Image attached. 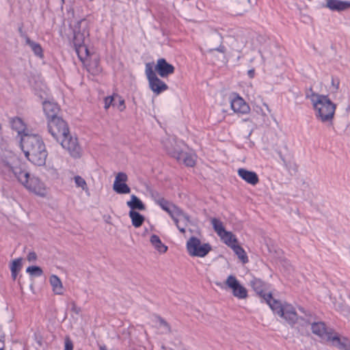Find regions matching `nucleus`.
I'll use <instances>...</instances> for the list:
<instances>
[{"instance_id":"13","label":"nucleus","mask_w":350,"mask_h":350,"mask_svg":"<svg viewBox=\"0 0 350 350\" xmlns=\"http://www.w3.org/2000/svg\"><path fill=\"white\" fill-rule=\"evenodd\" d=\"M299 310L303 314L302 316L297 315L296 324L301 327H306L311 325L313 320L316 319L315 315L310 311L306 310L303 307H299Z\"/></svg>"},{"instance_id":"35","label":"nucleus","mask_w":350,"mask_h":350,"mask_svg":"<svg viewBox=\"0 0 350 350\" xmlns=\"http://www.w3.org/2000/svg\"><path fill=\"white\" fill-rule=\"evenodd\" d=\"M89 71L92 72L94 75L98 74L101 70L99 66V59L98 58H94L89 64Z\"/></svg>"},{"instance_id":"38","label":"nucleus","mask_w":350,"mask_h":350,"mask_svg":"<svg viewBox=\"0 0 350 350\" xmlns=\"http://www.w3.org/2000/svg\"><path fill=\"white\" fill-rule=\"evenodd\" d=\"M74 180L77 187H81L83 190L88 189L87 183L83 178L80 176H75Z\"/></svg>"},{"instance_id":"41","label":"nucleus","mask_w":350,"mask_h":350,"mask_svg":"<svg viewBox=\"0 0 350 350\" xmlns=\"http://www.w3.org/2000/svg\"><path fill=\"white\" fill-rule=\"evenodd\" d=\"M150 194L152 199L154 201L156 204L159 202L163 198L162 195L159 191L154 189H151L150 191Z\"/></svg>"},{"instance_id":"3","label":"nucleus","mask_w":350,"mask_h":350,"mask_svg":"<svg viewBox=\"0 0 350 350\" xmlns=\"http://www.w3.org/2000/svg\"><path fill=\"white\" fill-rule=\"evenodd\" d=\"M310 100L315 110L316 118L323 123H333V119L336 109L334 104L327 95L312 93Z\"/></svg>"},{"instance_id":"48","label":"nucleus","mask_w":350,"mask_h":350,"mask_svg":"<svg viewBox=\"0 0 350 350\" xmlns=\"http://www.w3.org/2000/svg\"><path fill=\"white\" fill-rule=\"evenodd\" d=\"M29 262L34 261L37 259V254L34 252H30L27 257Z\"/></svg>"},{"instance_id":"32","label":"nucleus","mask_w":350,"mask_h":350,"mask_svg":"<svg viewBox=\"0 0 350 350\" xmlns=\"http://www.w3.org/2000/svg\"><path fill=\"white\" fill-rule=\"evenodd\" d=\"M211 224L214 230L217 232L218 236L221 235V234H223L226 231L223 223L219 219L217 218H212Z\"/></svg>"},{"instance_id":"30","label":"nucleus","mask_w":350,"mask_h":350,"mask_svg":"<svg viewBox=\"0 0 350 350\" xmlns=\"http://www.w3.org/2000/svg\"><path fill=\"white\" fill-rule=\"evenodd\" d=\"M113 189L119 194H126L131 192V188L126 183L114 182Z\"/></svg>"},{"instance_id":"24","label":"nucleus","mask_w":350,"mask_h":350,"mask_svg":"<svg viewBox=\"0 0 350 350\" xmlns=\"http://www.w3.org/2000/svg\"><path fill=\"white\" fill-rule=\"evenodd\" d=\"M222 241L226 244L228 247H231L235 243H237L238 241L236 238L235 235H234L231 232L225 231L223 234L219 236Z\"/></svg>"},{"instance_id":"33","label":"nucleus","mask_w":350,"mask_h":350,"mask_svg":"<svg viewBox=\"0 0 350 350\" xmlns=\"http://www.w3.org/2000/svg\"><path fill=\"white\" fill-rule=\"evenodd\" d=\"M157 204H158L163 211H166L168 214H171L174 206H177L170 201L165 200L164 198Z\"/></svg>"},{"instance_id":"11","label":"nucleus","mask_w":350,"mask_h":350,"mask_svg":"<svg viewBox=\"0 0 350 350\" xmlns=\"http://www.w3.org/2000/svg\"><path fill=\"white\" fill-rule=\"evenodd\" d=\"M153 70L161 78H167L174 72L175 68L172 64L168 63L165 59L159 58L157 59Z\"/></svg>"},{"instance_id":"31","label":"nucleus","mask_w":350,"mask_h":350,"mask_svg":"<svg viewBox=\"0 0 350 350\" xmlns=\"http://www.w3.org/2000/svg\"><path fill=\"white\" fill-rule=\"evenodd\" d=\"M12 127L14 130L17 131L18 134H21L24 131L25 125L23 120L18 117L14 118L12 121Z\"/></svg>"},{"instance_id":"27","label":"nucleus","mask_w":350,"mask_h":350,"mask_svg":"<svg viewBox=\"0 0 350 350\" xmlns=\"http://www.w3.org/2000/svg\"><path fill=\"white\" fill-rule=\"evenodd\" d=\"M74 47L79 59L82 62L86 60L90 55V51L87 46L83 44L79 46H74Z\"/></svg>"},{"instance_id":"9","label":"nucleus","mask_w":350,"mask_h":350,"mask_svg":"<svg viewBox=\"0 0 350 350\" xmlns=\"http://www.w3.org/2000/svg\"><path fill=\"white\" fill-rule=\"evenodd\" d=\"M226 284L232 289L234 297L239 299H245L247 297V289L241 285L235 276L229 275L226 281Z\"/></svg>"},{"instance_id":"53","label":"nucleus","mask_w":350,"mask_h":350,"mask_svg":"<svg viewBox=\"0 0 350 350\" xmlns=\"http://www.w3.org/2000/svg\"><path fill=\"white\" fill-rule=\"evenodd\" d=\"M185 227L186 226H183V227H181L180 225L177 226V228L179 230V231L182 233H185Z\"/></svg>"},{"instance_id":"4","label":"nucleus","mask_w":350,"mask_h":350,"mask_svg":"<svg viewBox=\"0 0 350 350\" xmlns=\"http://www.w3.org/2000/svg\"><path fill=\"white\" fill-rule=\"evenodd\" d=\"M311 329L314 334L322 339L332 342V345L340 349L349 350L350 342L347 338H340L337 334L332 335V329L328 330L323 321L315 322L312 321Z\"/></svg>"},{"instance_id":"45","label":"nucleus","mask_w":350,"mask_h":350,"mask_svg":"<svg viewBox=\"0 0 350 350\" xmlns=\"http://www.w3.org/2000/svg\"><path fill=\"white\" fill-rule=\"evenodd\" d=\"M64 345V350H73V342L68 336L66 337Z\"/></svg>"},{"instance_id":"37","label":"nucleus","mask_w":350,"mask_h":350,"mask_svg":"<svg viewBox=\"0 0 350 350\" xmlns=\"http://www.w3.org/2000/svg\"><path fill=\"white\" fill-rule=\"evenodd\" d=\"M175 208V213L176 216H181L185 220V226H187L189 223L191 222L190 216L185 213L178 206Z\"/></svg>"},{"instance_id":"7","label":"nucleus","mask_w":350,"mask_h":350,"mask_svg":"<svg viewBox=\"0 0 350 350\" xmlns=\"http://www.w3.org/2000/svg\"><path fill=\"white\" fill-rule=\"evenodd\" d=\"M186 247L189 254L191 256L204 257L211 250L209 243L201 245L200 240L196 237H191L187 241Z\"/></svg>"},{"instance_id":"22","label":"nucleus","mask_w":350,"mask_h":350,"mask_svg":"<svg viewBox=\"0 0 350 350\" xmlns=\"http://www.w3.org/2000/svg\"><path fill=\"white\" fill-rule=\"evenodd\" d=\"M126 204L131 208V211H144L146 209L145 204L135 195L131 196V200L128 201Z\"/></svg>"},{"instance_id":"21","label":"nucleus","mask_w":350,"mask_h":350,"mask_svg":"<svg viewBox=\"0 0 350 350\" xmlns=\"http://www.w3.org/2000/svg\"><path fill=\"white\" fill-rule=\"evenodd\" d=\"M10 170L14 174L17 180L23 185L27 183L29 174L25 170H22L20 167H10Z\"/></svg>"},{"instance_id":"19","label":"nucleus","mask_w":350,"mask_h":350,"mask_svg":"<svg viewBox=\"0 0 350 350\" xmlns=\"http://www.w3.org/2000/svg\"><path fill=\"white\" fill-rule=\"evenodd\" d=\"M283 314L280 317L285 319V321L291 326L296 324L297 320V314L295 308L290 304H286V308L284 309Z\"/></svg>"},{"instance_id":"8","label":"nucleus","mask_w":350,"mask_h":350,"mask_svg":"<svg viewBox=\"0 0 350 350\" xmlns=\"http://www.w3.org/2000/svg\"><path fill=\"white\" fill-rule=\"evenodd\" d=\"M73 44L79 46L85 44V40L90 35L89 21L86 18H82L77 21L73 29Z\"/></svg>"},{"instance_id":"12","label":"nucleus","mask_w":350,"mask_h":350,"mask_svg":"<svg viewBox=\"0 0 350 350\" xmlns=\"http://www.w3.org/2000/svg\"><path fill=\"white\" fill-rule=\"evenodd\" d=\"M250 8V0H232L230 3L232 14L236 16L243 15Z\"/></svg>"},{"instance_id":"46","label":"nucleus","mask_w":350,"mask_h":350,"mask_svg":"<svg viewBox=\"0 0 350 350\" xmlns=\"http://www.w3.org/2000/svg\"><path fill=\"white\" fill-rule=\"evenodd\" d=\"M340 80L338 78L334 77H332V86L334 88L335 92H337L339 89Z\"/></svg>"},{"instance_id":"20","label":"nucleus","mask_w":350,"mask_h":350,"mask_svg":"<svg viewBox=\"0 0 350 350\" xmlns=\"http://www.w3.org/2000/svg\"><path fill=\"white\" fill-rule=\"evenodd\" d=\"M238 174L243 180L252 185H256L259 182L258 176L254 172L240 168L238 170Z\"/></svg>"},{"instance_id":"5","label":"nucleus","mask_w":350,"mask_h":350,"mask_svg":"<svg viewBox=\"0 0 350 350\" xmlns=\"http://www.w3.org/2000/svg\"><path fill=\"white\" fill-rule=\"evenodd\" d=\"M163 146L167 153L176 159L178 162H182L188 167L195 165V155L182 151L177 146L174 139L168 138L165 140L163 142Z\"/></svg>"},{"instance_id":"39","label":"nucleus","mask_w":350,"mask_h":350,"mask_svg":"<svg viewBox=\"0 0 350 350\" xmlns=\"http://www.w3.org/2000/svg\"><path fill=\"white\" fill-rule=\"evenodd\" d=\"M156 318L158 322L159 323L160 325L163 326L165 329L166 333L172 332L171 326L164 319H163L160 316H157Z\"/></svg>"},{"instance_id":"52","label":"nucleus","mask_w":350,"mask_h":350,"mask_svg":"<svg viewBox=\"0 0 350 350\" xmlns=\"http://www.w3.org/2000/svg\"><path fill=\"white\" fill-rule=\"evenodd\" d=\"M18 271H15V270H11V275H12V278L14 280H16V277H17V274H18Z\"/></svg>"},{"instance_id":"29","label":"nucleus","mask_w":350,"mask_h":350,"mask_svg":"<svg viewBox=\"0 0 350 350\" xmlns=\"http://www.w3.org/2000/svg\"><path fill=\"white\" fill-rule=\"evenodd\" d=\"M231 248L243 263H246L248 262L247 256L241 246L235 243L233 245V246L231 247Z\"/></svg>"},{"instance_id":"25","label":"nucleus","mask_w":350,"mask_h":350,"mask_svg":"<svg viewBox=\"0 0 350 350\" xmlns=\"http://www.w3.org/2000/svg\"><path fill=\"white\" fill-rule=\"evenodd\" d=\"M150 241L159 252L165 253L167 250V247L161 242L159 236L152 234L150 237Z\"/></svg>"},{"instance_id":"50","label":"nucleus","mask_w":350,"mask_h":350,"mask_svg":"<svg viewBox=\"0 0 350 350\" xmlns=\"http://www.w3.org/2000/svg\"><path fill=\"white\" fill-rule=\"evenodd\" d=\"M279 155H280V159L282 160V163H283V165H284V167L287 169V170H289V163L287 162V161L285 159V158L284 157V156L280 152L279 153Z\"/></svg>"},{"instance_id":"18","label":"nucleus","mask_w":350,"mask_h":350,"mask_svg":"<svg viewBox=\"0 0 350 350\" xmlns=\"http://www.w3.org/2000/svg\"><path fill=\"white\" fill-rule=\"evenodd\" d=\"M250 285L256 294L258 295L263 300L265 297L264 295H267V293L266 292L269 288V284L259 278H254L250 281Z\"/></svg>"},{"instance_id":"42","label":"nucleus","mask_w":350,"mask_h":350,"mask_svg":"<svg viewBox=\"0 0 350 350\" xmlns=\"http://www.w3.org/2000/svg\"><path fill=\"white\" fill-rule=\"evenodd\" d=\"M128 180L127 175L124 172H119L115 178L114 182L117 183H126Z\"/></svg>"},{"instance_id":"28","label":"nucleus","mask_w":350,"mask_h":350,"mask_svg":"<svg viewBox=\"0 0 350 350\" xmlns=\"http://www.w3.org/2000/svg\"><path fill=\"white\" fill-rule=\"evenodd\" d=\"M50 283L53 286V291L57 295L63 293V287L60 279L55 275H52L50 277Z\"/></svg>"},{"instance_id":"36","label":"nucleus","mask_w":350,"mask_h":350,"mask_svg":"<svg viewBox=\"0 0 350 350\" xmlns=\"http://www.w3.org/2000/svg\"><path fill=\"white\" fill-rule=\"evenodd\" d=\"M26 271L32 276H41L43 274L42 269L38 266L28 267Z\"/></svg>"},{"instance_id":"43","label":"nucleus","mask_w":350,"mask_h":350,"mask_svg":"<svg viewBox=\"0 0 350 350\" xmlns=\"http://www.w3.org/2000/svg\"><path fill=\"white\" fill-rule=\"evenodd\" d=\"M115 99L113 96H107L105 98V108L107 109L111 105L114 106Z\"/></svg>"},{"instance_id":"54","label":"nucleus","mask_w":350,"mask_h":350,"mask_svg":"<svg viewBox=\"0 0 350 350\" xmlns=\"http://www.w3.org/2000/svg\"><path fill=\"white\" fill-rule=\"evenodd\" d=\"M4 334L3 333V332L0 329V342H1L3 344V339L4 338Z\"/></svg>"},{"instance_id":"49","label":"nucleus","mask_w":350,"mask_h":350,"mask_svg":"<svg viewBox=\"0 0 350 350\" xmlns=\"http://www.w3.org/2000/svg\"><path fill=\"white\" fill-rule=\"evenodd\" d=\"M126 106L124 104V100L122 99L121 97H119V104L118 105V108L120 111H122L124 110Z\"/></svg>"},{"instance_id":"6","label":"nucleus","mask_w":350,"mask_h":350,"mask_svg":"<svg viewBox=\"0 0 350 350\" xmlns=\"http://www.w3.org/2000/svg\"><path fill=\"white\" fill-rule=\"evenodd\" d=\"M145 73L148 81L149 88L154 94L158 95L168 90L167 85L160 79L155 71H154L151 63L146 64Z\"/></svg>"},{"instance_id":"51","label":"nucleus","mask_w":350,"mask_h":350,"mask_svg":"<svg viewBox=\"0 0 350 350\" xmlns=\"http://www.w3.org/2000/svg\"><path fill=\"white\" fill-rule=\"evenodd\" d=\"M247 75L250 79H252L255 76V70L254 68L250 69L247 71Z\"/></svg>"},{"instance_id":"1","label":"nucleus","mask_w":350,"mask_h":350,"mask_svg":"<svg viewBox=\"0 0 350 350\" xmlns=\"http://www.w3.org/2000/svg\"><path fill=\"white\" fill-rule=\"evenodd\" d=\"M48 129L52 137L60 143L62 148L66 150L73 158H79L81 155V148L78 139L70 135L67 123L62 118H55L48 122Z\"/></svg>"},{"instance_id":"10","label":"nucleus","mask_w":350,"mask_h":350,"mask_svg":"<svg viewBox=\"0 0 350 350\" xmlns=\"http://www.w3.org/2000/svg\"><path fill=\"white\" fill-rule=\"evenodd\" d=\"M23 185L29 191L38 196L44 197L46 195L44 184L37 177L29 176L27 183H24Z\"/></svg>"},{"instance_id":"26","label":"nucleus","mask_w":350,"mask_h":350,"mask_svg":"<svg viewBox=\"0 0 350 350\" xmlns=\"http://www.w3.org/2000/svg\"><path fill=\"white\" fill-rule=\"evenodd\" d=\"M25 42L27 45H29L34 54L39 57H43V50L41 45L34 41H32L28 36H25Z\"/></svg>"},{"instance_id":"16","label":"nucleus","mask_w":350,"mask_h":350,"mask_svg":"<svg viewBox=\"0 0 350 350\" xmlns=\"http://www.w3.org/2000/svg\"><path fill=\"white\" fill-rule=\"evenodd\" d=\"M231 109L235 113L246 114L249 113L250 108L246 102L239 95L232 99L230 102Z\"/></svg>"},{"instance_id":"55","label":"nucleus","mask_w":350,"mask_h":350,"mask_svg":"<svg viewBox=\"0 0 350 350\" xmlns=\"http://www.w3.org/2000/svg\"><path fill=\"white\" fill-rule=\"evenodd\" d=\"M18 31L21 36H23V25L18 27Z\"/></svg>"},{"instance_id":"15","label":"nucleus","mask_w":350,"mask_h":350,"mask_svg":"<svg viewBox=\"0 0 350 350\" xmlns=\"http://www.w3.org/2000/svg\"><path fill=\"white\" fill-rule=\"evenodd\" d=\"M265 296L263 300L269 306L273 312L279 316L283 314L282 311L286 308V304L283 305L279 300L274 299L270 292H268L267 295Z\"/></svg>"},{"instance_id":"40","label":"nucleus","mask_w":350,"mask_h":350,"mask_svg":"<svg viewBox=\"0 0 350 350\" xmlns=\"http://www.w3.org/2000/svg\"><path fill=\"white\" fill-rule=\"evenodd\" d=\"M22 268V258H18L12 262L10 269L19 271Z\"/></svg>"},{"instance_id":"47","label":"nucleus","mask_w":350,"mask_h":350,"mask_svg":"<svg viewBox=\"0 0 350 350\" xmlns=\"http://www.w3.org/2000/svg\"><path fill=\"white\" fill-rule=\"evenodd\" d=\"M171 218L173 219L174 224H176V227L179 226V220L178 219L175 213V208L174 207L173 211H172L171 214H169Z\"/></svg>"},{"instance_id":"14","label":"nucleus","mask_w":350,"mask_h":350,"mask_svg":"<svg viewBox=\"0 0 350 350\" xmlns=\"http://www.w3.org/2000/svg\"><path fill=\"white\" fill-rule=\"evenodd\" d=\"M43 110L47 117L48 122L50 120L59 118L57 115L60 111L57 103L52 101H44L43 103Z\"/></svg>"},{"instance_id":"2","label":"nucleus","mask_w":350,"mask_h":350,"mask_svg":"<svg viewBox=\"0 0 350 350\" xmlns=\"http://www.w3.org/2000/svg\"><path fill=\"white\" fill-rule=\"evenodd\" d=\"M21 146L25 157L31 163L38 166L45 165L48 152L40 135L25 133L21 135Z\"/></svg>"},{"instance_id":"23","label":"nucleus","mask_w":350,"mask_h":350,"mask_svg":"<svg viewBox=\"0 0 350 350\" xmlns=\"http://www.w3.org/2000/svg\"><path fill=\"white\" fill-rule=\"evenodd\" d=\"M129 215L131 219L133 226L135 228L140 227L145 220L144 216L135 211H130Z\"/></svg>"},{"instance_id":"56","label":"nucleus","mask_w":350,"mask_h":350,"mask_svg":"<svg viewBox=\"0 0 350 350\" xmlns=\"http://www.w3.org/2000/svg\"><path fill=\"white\" fill-rule=\"evenodd\" d=\"M99 350H107L105 345H100Z\"/></svg>"},{"instance_id":"17","label":"nucleus","mask_w":350,"mask_h":350,"mask_svg":"<svg viewBox=\"0 0 350 350\" xmlns=\"http://www.w3.org/2000/svg\"><path fill=\"white\" fill-rule=\"evenodd\" d=\"M331 11L342 12L350 8V1L341 0H326V3L323 5Z\"/></svg>"},{"instance_id":"44","label":"nucleus","mask_w":350,"mask_h":350,"mask_svg":"<svg viewBox=\"0 0 350 350\" xmlns=\"http://www.w3.org/2000/svg\"><path fill=\"white\" fill-rule=\"evenodd\" d=\"M70 305V310L72 312H74L78 315L81 313V307L77 306L76 303L74 301H71Z\"/></svg>"},{"instance_id":"57","label":"nucleus","mask_w":350,"mask_h":350,"mask_svg":"<svg viewBox=\"0 0 350 350\" xmlns=\"http://www.w3.org/2000/svg\"><path fill=\"white\" fill-rule=\"evenodd\" d=\"M0 350H4V345H3V346L1 347H0Z\"/></svg>"},{"instance_id":"34","label":"nucleus","mask_w":350,"mask_h":350,"mask_svg":"<svg viewBox=\"0 0 350 350\" xmlns=\"http://www.w3.org/2000/svg\"><path fill=\"white\" fill-rule=\"evenodd\" d=\"M215 37L219 38V42H220V44L216 47V48H213V49H210L208 52L209 53H213L214 51H218L219 53H225L226 51V49L225 47V46H224L222 44V40H223V37L219 34V33H216L215 34Z\"/></svg>"}]
</instances>
